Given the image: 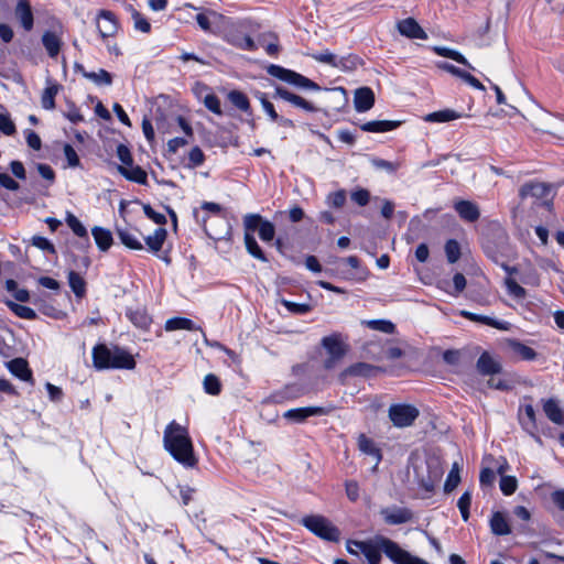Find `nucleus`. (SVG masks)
I'll list each match as a JSON object with an SVG mask.
<instances>
[{
  "label": "nucleus",
  "mask_w": 564,
  "mask_h": 564,
  "mask_svg": "<svg viewBox=\"0 0 564 564\" xmlns=\"http://www.w3.org/2000/svg\"><path fill=\"white\" fill-rule=\"evenodd\" d=\"M163 445L171 456L184 467L196 466L197 459L186 427L172 421L164 430Z\"/></svg>",
  "instance_id": "nucleus-1"
},
{
  "label": "nucleus",
  "mask_w": 564,
  "mask_h": 564,
  "mask_svg": "<svg viewBox=\"0 0 564 564\" xmlns=\"http://www.w3.org/2000/svg\"><path fill=\"white\" fill-rule=\"evenodd\" d=\"M93 362L99 370L110 368L131 370L135 367V361L129 352L119 347L108 348L104 344L94 347Z\"/></svg>",
  "instance_id": "nucleus-2"
},
{
  "label": "nucleus",
  "mask_w": 564,
  "mask_h": 564,
  "mask_svg": "<svg viewBox=\"0 0 564 564\" xmlns=\"http://www.w3.org/2000/svg\"><path fill=\"white\" fill-rule=\"evenodd\" d=\"M357 549L365 555L368 564H379L381 561V552H383L393 563H397L391 552L400 549L399 544L386 536H376L372 540L362 541L357 544Z\"/></svg>",
  "instance_id": "nucleus-3"
},
{
  "label": "nucleus",
  "mask_w": 564,
  "mask_h": 564,
  "mask_svg": "<svg viewBox=\"0 0 564 564\" xmlns=\"http://www.w3.org/2000/svg\"><path fill=\"white\" fill-rule=\"evenodd\" d=\"M321 345L326 352V358L323 361V367L326 370L336 368L348 350L347 345L343 343L339 334L323 337Z\"/></svg>",
  "instance_id": "nucleus-4"
},
{
  "label": "nucleus",
  "mask_w": 564,
  "mask_h": 564,
  "mask_svg": "<svg viewBox=\"0 0 564 564\" xmlns=\"http://www.w3.org/2000/svg\"><path fill=\"white\" fill-rule=\"evenodd\" d=\"M301 523L318 538L337 542L340 536V531L325 517L319 514H312L304 517Z\"/></svg>",
  "instance_id": "nucleus-5"
},
{
  "label": "nucleus",
  "mask_w": 564,
  "mask_h": 564,
  "mask_svg": "<svg viewBox=\"0 0 564 564\" xmlns=\"http://www.w3.org/2000/svg\"><path fill=\"white\" fill-rule=\"evenodd\" d=\"M267 72L269 75L296 87H302L310 90L321 89V87L310 78L294 70L286 69L280 65L271 64L267 67Z\"/></svg>",
  "instance_id": "nucleus-6"
},
{
  "label": "nucleus",
  "mask_w": 564,
  "mask_h": 564,
  "mask_svg": "<svg viewBox=\"0 0 564 564\" xmlns=\"http://www.w3.org/2000/svg\"><path fill=\"white\" fill-rule=\"evenodd\" d=\"M260 215L259 214H247L243 217V229H245V245L248 253L253 258L268 262V258L265 257L262 249L259 247L253 232L256 231V224L259 223Z\"/></svg>",
  "instance_id": "nucleus-7"
},
{
  "label": "nucleus",
  "mask_w": 564,
  "mask_h": 564,
  "mask_svg": "<svg viewBox=\"0 0 564 564\" xmlns=\"http://www.w3.org/2000/svg\"><path fill=\"white\" fill-rule=\"evenodd\" d=\"M390 421L395 427L411 426L420 415L417 408L411 404H392L388 410Z\"/></svg>",
  "instance_id": "nucleus-8"
},
{
  "label": "nucleus",
  "mask_w": 564,
  "mask_h": 564,
  "mask_svg": "<svg viewBox=\"0 0 564 564\" xmlns=\"http://www.w3.org/2000/svg\"><path fill=\"white\" fill-rule=\"evenodd\" d=\"M414 471L420 488L427 495L434 491L436 484H438L443 476V470L436 463L426 464V474H424L421 467H415Z\"/></svg>",
  "instance_id": "nucleus-9"
},
{
  "label": "nucleus",
  "mask_w": 564,
  "mask_h": 564,
  "mask_svg": "<svg viewBox=\"0 0 564 564\" xmlns=\"http://www.w3.org/2000/svg\"><path fill=\"white\" fill-rule=\"evenodd\" d=\"M199 28L208 33L216 34L220 25L226 22V17L217 11L205 9L196 15Z\"/></svg>",
  "instance_id": "nucleus-10"
},
{
  "label": "nucleus",
  "mask_w": 564,
  "mask_h": 564,
  "mask_svg": "<svg viewBox=\"0 0 564 564\" xmlns=\"http://www.w3.org/2000/svg\"><path fill=\"white\" fill-rule=\"evenodd\" d=\"M312 57L319 63L328 64L341 70H351L356 67V57H338L329 51L313 54Z\"/></svg>",
  "instance_id": "nucleus-11"
},
{
  "label": "nucleus",
  "mask_w": 564,
  "mask_h": 564,
  "mask_svg": "<svg viewBox=\"0 0 564 564\" xmlns=\"http://www.w3.org/2000/svg\"><path fill=\"white\" fill-rule=\"evenodd\" d=\"M329 409L324 406H305L290 409L283 413V417L292 423H303L310 416L327 415Z\"/></svg>",
  "instance_id": "nucleus-12"
},
{
  "label": "nucleus",
  "mask_w": 564,
  "mask_h": 564,
  "mask_svg": "<svg viewBox=\"0 0 564 564\" xmlns=\"http://www.w3.org/2000/svg\"><path fill=\"white\" fill-rule=\"evenodd\" d=\"M383 520L388 524H403L413 519V512L408 508L402 507H388L380 511Z\"/></svg>",
  "instance_id": "nucleus-13"
},
{
  "label": "nucleus",
  "mask_w": 564,
  "mask_h": 564,
  "mask_svg": "<svg viewBox=\"0 0 564 564\" xmlns=\"http://www.w3.org/2000/svg\"><path fill=\"white\" fill-rule=\"evenodd\" d=\"M273 97L274 98L279 97V98L290 102L291 105H293L297 108H301L307 112L317 111V108L312 102L307 101L306 99H304L303 97H301L299 95L291 93L290 90L285 89L282 86L275 87Z\"/></svg>",
  "instance_id": "nucleus-14"
},
{
  "label": "nucleus",
  "mask_w": 564,
  "mask_h": 564,
  "mask_svg": "<svg viewBox=\"0 0 564 564\" xmlns=\"http://www.w3.org/2000/svg\"><path fill=\"white\" fill-rule=\"evenodd\" d=\"M97 29L102 39L115 36L118 32V22L111 11L102 10L97 18Z\"/></svg>",
  "instance_id": "nucleus-15"
},
{
  "label": "nucleus",
  "mask_w": 564,
  "mask_h": 564,
  "mask_svg": "<svg viewBox=\"0 0 564 564\" xmlns=\"http://www.w3.org/2000/svg\"><path fill=\"white\" fill-rule=\"evenodd\" d=\"M14 17L24 31L30 32L34 26V15L29 0H18Z\"/></svg>",
  "instance_id": "nucleus-16"
},
{
  "label": "nucleus",
  "mask_w": 564,
  "mask_h": 564,
  "mask_svg": "<svg viewBox=\"0 0 564 564\" xmlns=\"http://www.w3.org/2000/svg\"><path fill=\"white\" fill-rule=\"evenodd\" d=\"M399 33L408 39L426 40L427 34L413 18H406L397 22Z\"/></svg>",
  "instance_id": "nucleus-17"
},
{
  "label": "nucleus",
  "mask_w": 564,
  "mask_h": 564,
  "mask_svg": "<svg viewBox=\"0 0 564 564\" xmlns=\"http://www.w3.org/2000/svg\"><path fill=\"white\" fill-rule=\"evenodd\" d=\"M379 371V367H376L367 362H357L343 370L339 375V379L344 382L348 377L368 378L375 376Z\"/></svg>",
  "instance_id": "nucleus-18"
},
{
  "label": "nucleus",
  "mask_w": 564,
  "mask_h": 564,
  "mask_svg": "<svg viewBox=\"0 0 564 564\" xmlns=\"http://www.w3.org/2000/svg\"><path fill=\"white\" fill-rule=\"evenodd\" d=\"M62 29L46 31L42 35V44L48 54L50 57L55 58L61 51L63 40H62Z\"/></svg>",
  "instance_id": "nucleus-19"
},
{
  "label": "nucleus",
  "mask_w": 564,
  "mask_h": 564,
  "mask_svg": "<svg viewBox=\"0 0 564 564\" xmlns=\"http://www.w3.org/2000/svg\"><path fill=\"white\" fill-rule=\"evenodd\" d=\"M476 368L482 376H494L502 370L501 364L487 351L480 355L476 362Z\"/></svg>",
  "instance_id": "nucleus-20"
},
{
  "label": "nucleus",
  "mask_w": 564,
  "mask_h": 564,
  "mask_svg": "<svg viewBox=\"0 0 564 564\" xmlns=\"http://www.w3.org/2000/svg\"><path fill=\"white\" fill-rule=\"evenodd\" d=\"M355 109L358 112H366L375 105V94L369 87H361L356 89L354 96Z\"/></svg>",
  "instance_id": "nucleus-21"
},
{
  "label": "nucleus",
  "mask_w": 564,
  "mask_h": 564,
  "mask_svg": "<svg viewBox=\"0 0 564 564\" xmlns=\"http://www.w3.org/2000/svg\"><path fill=\"white\" fill-rule=\"evenodd\" d=\"M454 208L465 221L474 223L480 217L479 208L474 202L465 199L456 200Z\"/></svg>",
  "instance_id": "nucleus-22"
},
{
  "label": "nucleus",
  "mask_w": 564,
  "mask_h": 564,
  "mask_svg": "<svg viewBox=\"0 0 564 564\" xmlns=\"http://www.w3.org/2000/svg\"><path fill=\"white\" fill-rule=\"evenodd\" d=\"M117 235L122 245L132 250H142L139 230L130 227L117 228Z\"/></svg>",
  "instance_id": "nucleus-23"
},
{
  "label": "nucleus",
  "mask_w": 564,
  "mask_h": 564,
  "mask_svg": "<svg viewBox=\"0 0 564 564\" xmlns=\"http://www.w3.org/2000/svg\"><path fill=\"white\" fill-rule=\"evenodd\" d=\"M543 411L547 419L556 425L564 424V410L556 399L543 400Z\"/></svg>",
  "instance_id": "nucleus-24"
},
{
  "label": "nucleus",
  "mask_w": 564,
  "mask_h": 564,
  "mask_svg": "<svg viewBox=\"0 0 564 564\" xmlns=\"http://www.w3.org/2000/svg\"><path fill=\"white\" fill-rule=\"evenodd\" d=\"M358 448L360 452H362L366 455L372 456L376 460L375 469L377 468L378 464L382 459V454L379 447L375 444V442L367 437L365 434H360L358 437Z\"/></svg>",
  "instance_id": "nucleus-25"
},
{
  "label": "nucleus",
  "mask_w": 564,
  "mask_h": 564,
  "mask_svg": "<svg viewBox=\"0 0 564 564\" xmlns=\"http://www.w3.org/2000/svg\"><path fill=\"white\" fill-rule=\"evenodd\" d=\"M9 370L23 381H32V371L23 358H14L8 362Z\"/></svg>",
  "instance_id": "nucleus-26"
},
{
  "label": "nucleus",
  "mask_w": 564,
  "mask_h": 564,
  "mask_svg": "<svg viewBox=\"0 0 564 564\" xmlns=\"http://www.w3.org/2000/svg\"><path fill=\"white\" fill-rule=\"evenodd\" d=\"M118 172L124 176L127 180L135 182L138 184H147L148 175L147 172L141 169L140 166H134L133 164L131 166H118Z\"/></svg>",
  "instance_id": "nucleus-27"
},
{
  "label": "nucleus",
  "mask_w": 564,
  "mask_h": 564,
  "mask_svg": "<svg viewBox=\"0 0 564 564\" xmlns=\"http://www.w3.org/2000/svg\"><path fill=\"white\" fill-rule=\"evenodd\" d=\"M91 235L100 251H107L111 247L113 239L110 230L95 226L91 229Z\"/></svg>",
  "instance_id": "nucleus-28"
},
{
  "label": "nucleus",
  "mask_w": 564,
  "mask_h": 564,
  "mask_svg": "<svg viewBox=\"0 0 564 564\" xmlns=\"http://www.w3.org/2000/svg\"><path fill=\"white\" fill-rule=\"evenodd\" d=\"M400 126V121L373 120L361 124V130L366 132H387Z\"/></svg>",
  "instance_id": "nucleus-29"
},
{
  "label": "nucleus",
  "mask_w": 564,
  "mask_h": 564,
  "mask_svg": "<svg viewBox=\"0 0 564 564\" xmlns=\"http://www.w3.org/2000/svg\"><path fill=\"white\" fill-rule=\"evenodd\" d=\"M462 315L464 317L468 318L469 321L481 323L484 325H488V326L495 327L497 329H503V330L508 329V323L499 322L490 316L478 315V314L467 312V311H463Z\"/></svg>",
  "instance_id": "nucleus-30"
},
{
  "label": "nucleus",
  "mask_w": 564,
  "mask_h": 564,
  "mask_svg": "<svg viewBox=\"0 0 564 564\" xmlns=\"http://www.w3.org/2000/svg\"><path fill=\"white\" fill-rule=\"evenodd\" d=\"M490 528L496 535H507L511 532L510 525L503 513L497 511L490 519Z\"/></svg>",
  "instance_id": "nucleus-31"
},
{
  "label": "nucleus",
  "mask_w": 564,
  "mask_h": 564,
  "mask_svg": "<svg viewBox=\"0 0 564 564\" xmlns=\"http://www.w3.org/2000/svg\"><path fill=\"white\" fill-rule=\"evenodd\" d=\"M167 231L163 227H159L154 230L153 235L144 238V241L152 252H158L162 249V246L166 239Z\"/></svg>",
  "instance_id": "nucleus-32"
},
{
  "label": "nucleus",
  "mask_w": 564,
  "mask_h": 564,
  "mask_svg": "<svg viewBox=\"0 0 564 564\" xmlns=\"http://www.w3.org/2000/svg\"><path fill=\"white\" fill-rule=\"evenodd\" d=\"M127 316L137 327L142 329H148L151 324V317L143 308H129Z\"/></svg>",
  "instance_id": "nucleus-33"
},
{
  "label": "nucleus",
  "mask_w": 564,
  "mask_h": 564,
  "mask_svg": "<svg viewBox=\"0 0 564 564\" xmlns=\"http://www.w3.org/2000/svg\"><path fill=\"white\" fill-rule=\"evenodd\" d=\"M459 118H462V113L452 109H443L426 115L424 120L427 122H448Z\"/></svg>",
  "instance_id": "nucleus-34"
},
{
  "label": "nucleus",
  "mask_w": 564,
  "mask_h": 564,
  "mask_svg": "<svg viewBox=\"0 0 564 564\" xmlns=\"http://www.w3.org/2000/svg\"><path fill=\"white\" fill-rule=\"evenodd\" d=\"M256 230L259 231V237L264 242H270L274 239V225L271 221L263 219L262 216H260L259 223L256 224Z\"/></svg>",
  "instance_id": "nucleus-35"
},
{
  "label": "nucleus",
  "mask_w": 564,
  "mask_h": 564,
  "mask_svg": "<svg viewBox=\"0 0 564 564\" xmlns=\"http://www.w3.org/2000/svg\"><path fill=\"white\" fill-rule=\"evenodd\" d=\"M165 329L167 332L177 329L196 330L198 329V327L194 324L192 319L185 317H174L166 321Z\"/></svg>",
  "instance_id": "nucleus-36"
},
{
  "label": "nucleus",
  "mask_w": 564,
  "mask_h": 564,
  "mask_svg": "<svg viewBox=\"0 0 564 564\" xmlns=\"http://www.w3.org/2000/svg\"><path fill=\"white\" fill-rule=\"evenodd\" d=\"M433 51L438 56H443V57H447V58L454 59L457 63L466 65L470 69H474V67L468 63V61L464 57V55L460 54L459 52L455 51V50H452V48L445 47V46H435L433 48Z\"/></svg>",
  "instance_id": "nucleus-37"
},
{
  "label": "nucleus",
  "mask_w": 564,
  "mask_h": 564,
  "mask_svg": "<svg viewBox=\"0 0 564 564\" xmlns=\"http://www.w3.org/2000/svg\"><path fill=\"white\" fill-rule=\"evenodd\" d=\"M68 284L77 297L82 299L86 294V282L77 272L69 271Z\"/></svg>",
  "instance_id": "nucleus-38"
},
{
  "label": "nucleus",
  "mask_w": 564,
  "mask_h": 564,
  "mask_svg": "<svg viewBox=\"0 0 564 564\" xmlns=\"http://www.w3.org/2000/svg\"><path fill=\"white\" fill-rule=\"evenodd\" d=\"M61 86L57 84H52L46 87L41 97V105L44 109L52 110L55 107V97L59 90Z\"/></svg>",
  "instance_id": "nucleus-39"
},
{
  "label": "nucleus",
  "mask_w": 564,
  "mask_h": 564,
  "mask_svg": "<svg viewBox=\"0 0 564 564\" xmlns=\"http://www.w3.org/2000/svg\"><path fill=\"white\" fill-rule=\"evenodd\" d=\"M83 76L96 85H105L109 86L112 83V76L109 72L105 69H99L98 72H83Z\"/></svg>",
  "instance_id": "nucleus-40"
},
{
  "label": "nucleus",
  "mask_w": 564,
  "mask_h": 564,
  "mask_svg": "<svg viewBox=\"0 0 564 564\" xmlns=\"http://www.w3.org/2000/svg\"><path fill=\"white\" fill-rule=\"evenodd\" d=\"M228 100L239 110L249 111L250 110V101L248 97L240 90H231L228 93Z\"/></svg>",
  "instance_id": "nucleus-41"
},
{
  "label": "nucleus",
  "mask_w": 564,
  "mask_h": 564,
  "mask_svg": "<svg viewBox=\"0 0 564 564\" xmlns=\"http://www.w3.org/2000/svg\"><path fill=\"white\" fill-rule=\"evenodd\" d=\"M66 224L76 236L84 238L86 242L89 243L88 231L75 215L68 213L66 216Z\"/></svg>",
  "instance_id": "nucleus-42"
},
{
  "label": "nucleus",
  "mask_w": 564,
  "mask_h": 564,
  "mask_svg": "<svg viewBox=\"0 0 564 564\" xmlns=\"http://www.w3.org/2000/svg\"><path fill=\"white\" fill-rule=\"evenodd\" d=\"M509 345L512 351L520 356L523 360H533L536 357L534 349L520 341L511 340Z\"/></svg>",
  "instance_id": "nucleus-43"
},
{
  "label": "nucleus",
  "mask_w": 564,
  "mask_h": 564,
  "mask_svg": "<svg viewBox=\"0 0 564 564\" xmlns=\"http://www.w3.org/2000/svg\"><path fill=\"white\" fill-rule=\"evenodd\" d=\"M7 305L20 318H24V319H35L36 318L35 311L29 306L21 305L15 302H12V301H8Z\"/></svg>",
  "instance_id": "nucleus-44"
},
{
  "label": "nucleus",
  "mask_w": 564,
  "mask_h": 564,
  "mask_svg": "<svg viewBox=\"0 0 564 564\" xmlns=\"http://www.w3.org/2000/svg\"><path fill=\"white\" fill-rule=\"evenodd\" d=\"M392 555L395 557L397 555V563L395 564H429L426 561L411 555L408 551L403 549H394V552H391Z\"/></svg>",
  "instance_id": "nucleus-45"
},
{
  "label": "nucleus",
  "mask_w": 564,
  "mask_h": 564,
  "mask_svg": "<svg viewBox=\"0 0 564 564\" xmlns=\"http://www.w3.org/2000/svg\"><path fill=\"white\" fill-rule=\"evenodd\" d=\"M370 162L375 169L382 170L389 174L395 173L401 166L399 162H391L379 158H372Z\"/></svg>",
  "instance_id": "nucleus-46"
},
{
  "label": "nucleus",
  "mask_w": 564,
  "mask_h": 564,
  "mask_svg": "<svg viewBox=\"0 0 564 564\" xmlns=\"http://www.w3.org/2000/svg\"><path fill=\"white\" fill-rule=\"evenodd\" d=\"M204 390L212 395H218L221 391V383L215 375H207L204 378Z\"/></svg>",
  "instance_id": "nucleus-47"
},
{
  "label": "nucleus",
  "mask_w": 564,
  "mask_h": 564,
  "mask_svg": "<svg viewBox=\"0 0 564 564\" xmlns=\"http://www.w3.org/2000/svg\"><path fill=\"white\" fill-rule=\"evenodd\" d=\"M445 254H446L447 261L449 263L457 262L458 259L460 258V246H459V243L456 240H454V239H449L445 243Z\"/></svg>",
  "instance_id": "nucleus-48"
},
{
  "label": "nucleus",
  "mask_w": 564,
  "mask_h": 564,
  "mask_svg": "<svg viewBox=\"0 0 564 564\" xmlns=\"http://www.w3.org/2000/svg\"><path fill=\"white\" fill-rule=\"evenodd\" d=\"M505 285L508 293L517 300H523L527 296V291L518 282L511 278L506 279Z\"/></svg>",
  "instance_id": "nucleus-49"
},
{
  "label": "nucleus",
  "mask_w": 564,
  "mask_h": 564,
  "mask_svg": "<svg viewBox=\"0 0 564 564\" xmlns=\"http://www.w3.org/2000/svg\"><path fill=\"white\" fill-rule=\"evenodd\" d=\"M367 325L375 330H379L386 334H393L395 330V326L390 321L386 319H372L367 323Z\"/></svg>",
  "instance_id": "nucleus-50"
},
{
  "label": "nucleus",
  "mask_w": 564,
  "mask_h": 564,
  "mask_svg": "<svg viewBox=\"0 0 564 564\" xmlns=\"http://www.w3.org/2000/svg\"><path fill=\"white\" fill-rule=\"evenodd\" d=\"M471 503V495L469 491H465L457 501V507L460 511L464 521L469 519V508Z\"/></svg>",
  "instance_id": "nucleus-51"
},
{
  "label": "nucleus",
  "mask_w": 564,
  "mask_h": 564,
  "mask_svg": "<svg viewBox=\"0 0 564 564\" xmlns=\"http://www.w3.org/2000/svg\"><path fill=\"white\" fill-rule=\"evenodd\" d=\"M203 102H204V106L209 111L214 112L217 116H221L223 115V110H221V106H220V100H219V98L215 94H207L204 97Z\"/></svg>",
  "instance_id": "nucleus-52"
},
{
  "label": "nucleus",
  "mask_w": 564,
  "mask_h": 564,
  "mask_svg": "<svg viewBox=\"0 0 564 564\" xmlns=\"http://www.w3.org/2000/svg\"><path fill=\"white\" fill-rule=\"evenodd\" d=\"M499 486L503 495L510 496L517 490L518 481L513 476H502Z\"/></svg>",
  "instance_id": "nucleus-53"
},
{
  "label": "nucleus",
  "mask_w": 564,
  "mask_h": 564,
  "mask_svg": "<svg viewBox=\"0 0 564 564\" xmlns=\"http://www.w3.org/2000/svg\"><path fill=\"white\" fill-rule=\"evenodd\" d=\"M257 98L262 105L263 110L267 112V115L270 117L272 121L275 122V120H279V115L274 109V106L272 102H270L263 93H258Z\"/></svg>",
  "instance_id": "nucleus-54"
},
{
  "label": "nucleus",
  "mask_w": 564,
  "mask_h": 564,
  "mask_svg": "<svg viewBox=\"0 0 564 564\" xmlns=\"http://www.w3.org/2000/svg\"><path fill=\"white\" fill-rule=\"evenodd\" d=\"M131 17L134 22V28L143 33H148L151 30V25L148 20L137 10L131 9Z\"/></svg>",
  "instance_id": "nucleus-55"
},
{
  "label": "nucleus",
  "mask_w": 564,
  "mask_h": 564,
  "mask_svg": "<svg viewBox=\"0 0 564 564\" xmlns=\"http://www.w3.org/2000/svg\"><path fill=\"white\" fill-rule=\"evenodd\" d=\"M0 131L6 135H13L15 133V124L8 113H0Z\"/></svg>",
  "instance_id": "nucleus-56"
},
{
  "label": "nucleus",
  "mask_w": 564,
  "mask_h": 564,
  "mask_svg": "<svg viewBox=\"0 0 564 564\" xmlns=\"http://www.w3.org/2000/svg\"><path fill=\"white\" fill-rule=\"evenodd\" d=\"M544 189H545V187L543 184L531 183V184L523 185L520 189V194L522 196H527V195L541 196V195H543Z\"/></svg>",
  "instance_id": "nucleus-57"
},
{
  "label": "nucleus",
  "mask_w": 564,
  "mask_h": 564,
  "mask_svg": "<svg viewBox=\"0 0 564 564\" xmlns=\"http://www.w3.org/2000/svg\"><path fill=\"white\" fill-rule=\"evenodd\" d=\"M188 161L191 167L200 166L205 161L204 152L199 147H194L188 153Z\"/></svg>",
  "instance_id": "nucleus-58"
},
{
  "label": "nucleus",
  "mask_w": 564,
  "mask_h": 564,
  "mask_svg": "<svg viewBox=\"0 0 564 564\" xmlns=\"http://www.w3.org/2000/svg\"><path fill=\"white\" fill-rule=\"evenodd\" d=\"M117 156L122 162V166H131L133 164L132 155L129 148L124 144L117 147Z\"/></svg>",
  "instance_id": "nucleus-59"
},
{
  "label": "nucleus",
  "mask_w": 564,
  "mask_h": 564,
  "mask_svg": "<svg viewBox=\"0 0 564 564\" xmlns=\"http://www.w3.org/2000/svg\"><path fill=\"white\" fill-rule=\"evenodd\" d=\"M487 384L489 388L500 390V391H509L512 389V383L509 380L501 379V378L491 377L487 381Z\"/></svg>",
  "instance_id": "nucleus-60"
},
{
  "label": "nucleus",
  "mask_w": 564,
  "mask_h": 564,
  "mask_svg": "<svg viewBox=\"0 0 564 564\" xmlns=\"http://www.w3.org/2000/svg\"><path fill=\"white\" fill-rule=\"evenodd\" d=\"M345 202H346L345 191H337V192L330 193L327 196V204L335 208H340L345 204Z\"/></svg>",
  "instance_id": "nucleus-61"
},
{
  "label": "nucleus",
  "mask_w": 564,
  "mask_h": 564,
  "mask_svg": "<svg viewBox=\"0 0 564 564\" xmlns=\"http://www.w3.org/2000/svg\"><path fill=\"white\" fill-rule=\"evenodd\" d=\"M32 245L41 250L47 251L48 253H55V247L51 241L42 236H34L32 238Z\"/></svg>",
  "instance_id": "nucleus-62"
},
{
  "label": "nucleus",
  "mask_w": 564,
  "mask_h": 564,
  "mask_svg": "<svg viewBox=\"0 0 564 564\" xmlns=\"http://www.w3.org/2000/svg\"><path fill=\"white\" fill-rule=\"evenodd\" d=\"M64 155L67 160V163L70 167H77L80 164L79 158L75 151V149L70 144L64 145Z\"/></svg>",
  "instance_id": "nucleus-63"
},
{
  "label": "nucleus",
  "mask_w": 564,
  "mask_h": 564,
  "mask_svg": "<svg viewBox=\"0 0 564 564\" xmlns=\"http://www.w3.org/2000/svg\"><path fill=\"white\" fill-rule=\"evenodd\" d=\"M143 212L155 224L161 226L166 224V217L163 214L156 213L149 204H143Z\"/></svg>",
  "instance_id": "nucleus-64"
}]
</instances>
